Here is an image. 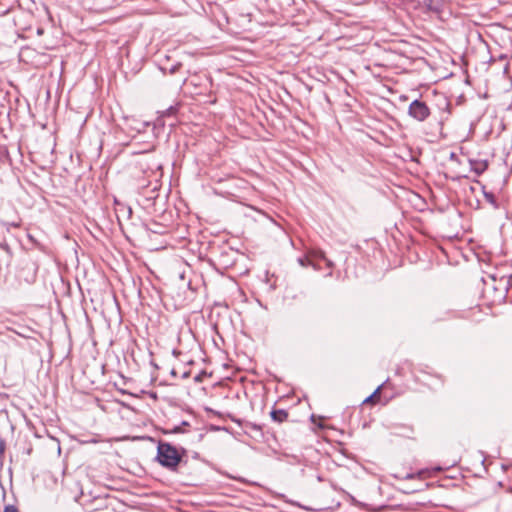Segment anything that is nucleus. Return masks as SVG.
<instances>
[{
    "mask_svg": "<svg viewBox=\"0 0 512 512\" xmlns=\"http://www.w3.org/2000/svg\"><path fill=\"white\" fill-rule=\"evenodd\" d=\"M161 165L159 163H154L152 166H147V168H143V171L146 173L148 170L153 171L154 169H160Z\"/></svg>",
    "mask_w": 512,
    "mask_h": 512,
    "instance_id": "12",
    "label": "nucleus"
},
{
    "mask_svg": "<svg viewBox=\"0 0 512 512\" xmlns=\"http://www.w3.org/2000/svg\"><path fill=\"white\" fill-rule=\"evenodd\" d=\"M183 432H184V430L181 425H177V426L173 427L171 430H164L165 434H171V433L177 434V433H183Z\"/></svg>",
    "mask_w": 512,
    "mask_h": 512,
    "instance_id": "11",
    "label": "nucleus"
},
{
    "mask_svg": "<svg viewBox=\"0 0 512 512\" xmlns=\"http://www.w3.org/2000/svg\"><path fill=\"white\" fill-rule=\"evenodd\" d=\"M182 67V63L180 61H176L175 63H170V57L166 56L164 60H162L159 64L160 70L166 74L174 75L177 73Z\"/></svg>",
    "mask_w": 512,
    "mask_h": 512,
    "instance_id": "4",
    "label": "nucleus"
},
{
    "mask_svg": "<svg viewBox=\"0 0 512 512\" xmlns=\"http://www.w3.org/2000/svg\"><path fill=\"white\" fill-rule=\"evenodd\" d=\"M176 111V109L174 107H170L168 110H167V113L168 114H172Z\"/></svg>",
    "mask_w": 512,
    "mask_h": 512,
    "instance_id": "17",
    "label": "nucleus"
},
{
    "mask_svg": "<svg viewBox=\"0 0 512 512\" xmlns=\"http://www.w3.org/2000/svg\"><path fill=\"white\" fill-rule=\"evenodd\" d=\"M382 386L383 385H379L374 390V392L363 401V404H368V403L375 404L380 398V392H381Z\"/></svg>",
    "mask_w": 512,
    "mask_h": 512,
    "instance_id": "8",
    "label": "nucleus"
},
{
    "mask_svg": "<svg viewBox=\"0 0 512 512\" xmlns=\"http://www.w3.org/2000/svg\"><path fill=\"white\" fill-rule=\"evenodd\" d=\"M483 195H484V198L485 200L494 208V209H498L499 208V203L497 201V198L495 196V194L491 191H486L485 188H483Z\"/></svg>",
    "mask_w": 512,
    "mask_h": 512,
    "instance_id": "7",
    "label": "nucleus"
},
{
    "mask_svg": "<svg viewBox=\"0 0 512 512\" xmlns=\"http://www.w3.org/2000/svg\"><path fill=\"white\" fill-rule=\"evenodd\" d=\"M37 266L31 260H24L19 271V278H23L25 282L32 283L36 279Z\"/></svg>",
    "mask_w": 512,
    "mask_h": 512,
    "instance_id": "3",
    "label": "nucleus"
},
{
    "mask_svg": "<svg viewBox=\"0 0 512 512\" xmlns=\"http://www.w3.org/2000/svg\"><path fill=\"white\" fill-rule=\"evenodd\" d=\"M5 451V442L3 440H0V456L4 453Z\"/></svg>",
    "mask_w": 512,
    "mask_h": 512,
    "instance_id": "14",
    "label": "nucleus"
},
{
    "mask_svg": "<svg viewBox=\"0 0 512 512\" xmlns=\"http://www.w3.org/2000/svg\"><path fill=\"white\" fill-rule=\"evenodd\" d=\"M508 67H509V65H508V64H506V65H505V67H504V71H505V72H507Z\"/></svg>",
    "mask_w": 512,
    "mask_h": 512,
    "instance_id": "21",
    "label": "nucleus"
},
{
    "mask_svg": "<svg viewBox=\"0 0 512 512\" xmlns=\"http://www.w3.org/2000/svg\"><path fill=\"white\" fill-rule=\"evenodd\" d=\"M309 255H310L311 259L313 260V262L316 264H317V261L323 260V261H325L327 267L332 268L334 266L333 262L326 258L325 253L322 250L311 251L309 253Z\"/></svg>",
    "mask_w": 512,
    "mask_h": 512,
    "instance_id": "5",
    "label": "nucleus"
},
{
    "mask_svg": "<svg viewBox=\"0 0 512 512\" xmlns=\"http://www.w3.org/2000/svg\"><path fill=\"white\" fill-rule=\"evenodd\" d=\"M450 159H451V160H457V159H458V157H457V155H456L454 152H452V153L450 154Z\"/></svg>",
    "mask_w": 512,
    "mask_h": 512,
    "instance_id": "16",
    "label": "nucleus"
},
{
    "mask_svg": "<svg viewBox=\"0 0 512 512\" xmlns=\"http://www.w3.org/2000/svg\"><path fill=\"white\" fill-rule=\"evenodd\" d=\"M181 426H182V428H183L184 426H189V423H188L187 421H183V422L181 423Z\"/></svg>",
    "mask_w": 512,
    "mask_h": 512,
    "instance_id": "19",
    "label": "nucleus"
},
{
    "mask_svg": "<svg viewBox=\"0 0 512 512\" xmlns=\"http://www.w3.org/2000/svg\"><path fill=\"white\" fill-rule=\"evenodd\" d=\"M472 170L477 174H482L487 169V163L481 161H471Z\"/></svg>",
    "mask_w": 512,
    "mask_h": 512,
    "instance_id": "9",
    "label": "nucleus"
},
{
    "mask_svg": "<svg viewBox=\"0 0 512 512\" xmlns=\"http://www.w3.org/2000/svg\"><path fill=\"white\" fill-rule=\"evenodd\" d=\"M187 450L183 447L178 449L169 442L160 440L157 445L156 461L165 469L171 472H178L182 465H186L187 461L184 457Z\"/></svg>",
    "mask_w": 512,
    "mask_h": 512,
    "instance_id": "1",
    "label": "nucleus"
},
{
    "mask_svg": "<svg viewBox=\"0 0 512 512\" xmlns=\"http://www.w3.org/2000/svg\"><path fill=\"white\" fill-rule=\"evenodd\" d=\"M4 512H18V510L15 506L8 505L5 507Z\"/></svg>",
    "mask_w": 512,
    "mask_h": 512,
    "instance_id": "13",
    "label": "nucleus"
},
{
    "mask_svg": "<svg viewBox=\"0 0 512 512\" xmlns=\"http://www.w3.org/2000/svg\"><path fill=\"white\" fill-rule=\"evenodd\" d=\"M299 263L301 266H312L314 269H319L318 264L314 263L308 254L305 258H299Z\"/></svg>",
    "mask_w": 512,
    "mask_h": 512,
    "instance_id": "10",
    "label": "nucleus"
},
{
    "mask_svg": "<svg viewBox=\"0 0 512 512\" xmlns=\"http://www.w3.org/2000/svg\"><path fill=\"white\" fill-rule=\"evenodd\" d=\"M154 150V146H151L147 151H137V152H133V154H146L147 152H150Z\"/></svg>",
    "mask_w": 512,
    "mask_h": 512,
    "instance_id": "15",
    "label": "nucleus"
},
{
    "mask_svg": "<svg viewBox=\"0 0 512 512\" xmlns=\"http://www.w3.org/2000/svg\"><path fill=\"white\" fill-rule=\"evenodd\" d=\"M179 354H181V352H180V351H178V350H176V349H174V350H173V355L178 356Z\"/></svg>",
    "mask_w": 512,
    "mask_h": 512,
    "instance_id": "18",
    "label": "nucleus"
},
{
    "mask_svg": "<svg viewBox=\"0 0 512 512\" xmlns=\"http://www.w3.org/2000/svg\"><path fill=\"white\" fill-rule=\"evenodd\" d=\"M408 115L418 122H424L430 117L431 110L424 101L415 99L408 107Z\"/></svg>",
    "mask_w": 512,
    "mask_h": 512,
    "instance_id": "2",
    "label": "nucleus"
},
{
    "mask_svg": "<svg viewBox=\"0 0 512 512\" xmlns=\"http://www.w3.org/2000/svg\"><path fill=\"white\" fill-rule=\"evenodd\" d=\"M127 212H128L129 217H130V216H131V214H132V209H131L130 207H128V208H127Z\"/></svg>",
    "mask_w": 512,
    "mask_h": 512,
    "instance_id": "20",
    "label": "nucleus"
},
{
    "mask_svg": "<svg viewBox=\"0 0 512 512\" xmlns=\"http://www.w3.org/2000/svg\"><path fill=\"white\" fill-rule=\"evenodd\" d=\"M270 416L273 421L282 423L288 418V412L284 409H274L271 411Z\"/></svg>",
    "mask_w": 512,
    "mask_h": 512,
    "instance_id": "6",
    "label": "nucleus"
}]
</instances>
